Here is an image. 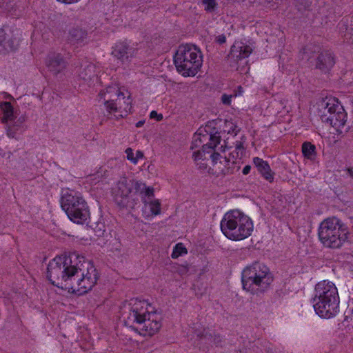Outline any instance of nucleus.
<instances>
[{
  "instance_id": "28",
  "label": "nucleus",
  "mask_w": 353,
  "mask_h": 353,
  "mask_svg": "<svg viewBox=\"0 0 353 353\" xmlns=\"http://www.w3.org/2000/svg\"><path fill=\"white\" fill-rule=\"evenodd\" d=\"M187 250L182 243H177L172 253V258L176 259L183 254H186Z\"/></svg>"
},
{
  "instance_id": "42",
  "label": "nucleus",
  "mask_w": 353,
  "mask_h": 353,
  "mask_svg": "<svg viewBox=\"0 0 353 353\" xmlns=\"http://www.w3.org/2000/svg\"><path fill=\"white\" fill-rule=\"evenodd\" d=\"M143 123H144V121H138V122L136 123V126H137V128H140V127H141V126L143 125Z\"/></svg>"
},
{
  "instance_id": "36",
  "label": "nucleus",
  "mask_w": 353,
  "mask_h": 353,
  "mask_svg": "<svg viewBox=\"0 0 353 353\" xmlns=\"http://www.w3.org/2000/svg\"><path fill=\"white\" fill-rule=\"evenodd\" d=\"M232 95L223 94L221 97V101L223 104L230 105L231 102Z\"/></svg>"
},
{
  "instance_id": "39",
  "label": "nucleus",
  "mask_w": 353,
  "mask_h": 353,
  "mask_svg": "<svg viewBox=\"0 0 353 353\" xmlns=\"http://www.w3.org/2000/svg\"><path fill=\"white\" fill-rule=\"evenodd\" d=\"M250 170H251V166H250V165H245V166L243 168V170H242V172H243V174L244 175H247L248 174H249V173H250Z\"/></svg>"
},
{
  "instance_id": "43",
  "label": "nucleus",
  "mask_w": 353,
  "mask_h": 353,
  "mask_svg": "<svg viewBox=\"0 0 353 353\" xmlns=\"http://www.w3.org/2000/svg\"><path fill=\"white\" fill-rule=\"evenodd\" d=\"M306 51H308V49H306ZM307 53H308V52H304L305 58H307L308 59V57H310L309 55H307ZM311 57H313V55Z\"/></svg>"
},
{
  "instance_id": "29",
  "label": "nucleus",
  "mask_w": 353,
  "mask_h": 353,
  "mask_svg": "<svg viewBox=\"0 0 353 353\" xmlns=\"http://www.w3.org/2000/svg\"><path fill=\"white\" fill-rule=\"evenodd\" d=\"M148 204L152 215L156 216L161 213V203L158 200L152 201Z\"/></svg>"
},
{
  "instance_id": "6",
  "label": "nucleus",
  "mask_w": 353,
  "mask_h": 353,
  "mask_svg": "<svg viewBox=\"0 0 353 353\" xmlns=\"http://www.w3.org/2000/svg\"><path fill=\"white\" fill-rule=\"evenodd\" d=\"M79 256L73 253L69 256H56L50 261L47 268V277L51 283L66 290L74 269L79 259Z\"/></svg>"
},
{
  "instance_id": "13",
  "label": "nucleus",
  "mask_w": 353,
  "mask_h": 353,
  "mask_svg": "<svg viewBox=\"0 0 353 353\" xmlns=\"http://www.w3.org/2000/svg\"><path fill=\"white\" fill-rule=\"evenodd\" d=\"M137 181L130 180L125 176L121 177L112 188V194L115 202L121 208H134L138 198L130 199L132 189L135 190Z\"/></svg>"
},
{
  "instance_id": "32",
  "label": "nucleus",
  "mask_w": 353,
  "mask_h": 353,
  "mask_svg": "<svg viewBox=\"0 0 353 353\" xmlns=\"http://www.w3.org/2000/svg\"><path fill=\"white\" fill-rule=\"evenodd\" d=\"M126 157L128 160L132 162L134 164L137 163V161L134 157L133 150L130 148H128L125 150Z\"/></svg>"
},
{
  "instance_id": "41",
  "label": "nucleus",
  "mask_w": 353,
  "mask_h": 353,
  "mask_svg": "<svg viewBox=\"0 0 353 353\" xmlns=\"http://www.w3.org/2000/svg\"><path fill=\"white\" fill-rule=\"evenodd\" d=\"M347 174H349V176H351L352 178H353V168H348L347 169Z\"/></svg>"
},
{
  "instance_id": "17",
  "label": "nucleus",
  "mask_w": 353,
  "mask_h": 353,
  "mask_svg": "<svg viewBox=\"0 0 353 353\" xmlns=\"http://www.w3.org/2000/svg\"><path fill=\"white\" fill-rule=\"evenodd\" d=\"M19 46V41L10 29H0V52L14 51Z\"/></svg>"
},
{
  "instance_id": "20",
  "label": "nucleus",
  "mask_w": 353,
  "mask_h": 353,
  "mask_svg": "<svg viewBox=\"0 0 353 353\" xmlns=\"http://www.w3.org/2000/svg\"><path fill=\"white\" fill-rule=\"evenodd\" d=\"M214 168L212 170H215L214 174L216 176H225L228 174H230L233 172V168H231L230 164H234V162H230L226 157L221 158L219 160H216V162L212 161Z\"/></svg>"
},
{
  "instance_id": "40",
  "label": "nucleus",
  "mask_w": 353,
  "mask_h": 353,
  "mask_svg": "<svg viewBox=\"0 0 353 353\" xmlns=\"http://www.w3.org/2000/svg\"><path fill=\"white\" fill-rule=\"evenodd\" d=\"M230 155L232 156V157L233 159H237V158H239V156H240V155H239V152H236V150H235V151H234V152H231V153H230Z\"/></svg>"
},
{
  "instance_id": "22",
  "label": "nucleus",
  "mask_w": 353,
  "mask_h": 353,
  "mask_svg": "<svg viewBox=\"0 0 353 353\" xmlns=\"http://www.w3.org/2000/svg\"><path fill=\"white\" fill-rule=\"evenodd\" d=\"M86 30L80 27H72L69 30L68 39L73 45H81L87 38Z\"/></svg>"
},
{
  "instance_id": "33",
  "label": "nucleus",
  "mask_w": 353,
  "mask_h": 353,
  "mask_svg": "<svg viewBox=\"0 0 353 353\" xmlns=\"http://www.w3.org/2000/svg\"><path fill=\"white\" fill-rule=\"evenodd\" d=\"M13 0H0V8L9 10L12 8V1Z\"/></svg>"
},
{
  "instance_id": "8",
  "label": "nucleus",
  "mask_w": 353,
  "mask_h": 353,
  "mask_svg": "<svg viewBox=\"0 0 353 353\" xmlns=\"http://www.w3.org/2000/svg\"><path fill=\"white\" fill-rule=\"evenodd\" d=\"M318 234L320 241L324 246L339 248L346 241L348 231L340 219L332 217L321 223Z\"/></svg>"
},
{
  "instance_id": "34",
  "label": "nucleus",
  "mask_w": 353,
  "mask_h": 353,
  "mask_svg": "<svg viewBox=\"0 0 353 353\" xmlns=\"http://www.w3.org/2000/svg\"><path fill=\"white\" fill-rule=\"evenodd\" d=\"M235 150L236 152H239V153H240V155L242 156L244 150V147L241 141H236L235 145Z\"/></svg>"
},
{
  "instance_id": "38",
  "label": "nucleus",
  "mask_w": 353,
  "mask_h": 353,
  "mask_svg": "<svg viewBox=\"0 0 353 353\" xmlns=\"http://www.w3.org/2000/svg\"><path fill=\"white\" fill-rule=\"evenodd\" d=\"M143 157V153L140 150H137L136 152V157H134V159L137 161V163L138 162L139 159H142Z\"/></svg>"
},
{
  "instance_id": "44",
  "label": "nucleus",
  "mask_w": 353,
  "mask_h": 353,
  "mask_svg": "<svg viewBox=\"0 0 353 353\" xmlns=\"http://www.w3.org/2000/svg\"><path fill=\"white\" fill-rule=\"evenodd\" d=\"M142 199H143V202H144L145 203H147L146 200H145L143 197L142 198Z\"/></svg>"
},
{
  "instance_id": "4",
  "label": "nucleus",
  "mask_w": 353,
  "mask_h": 353,
  "mask_svg": "<svg viewBox=\"0 0 353 353\" xmlns=\"http://www.w3.org/2000/svg\"><path fill=\"white\" fill-rule=\"evenodd\" d=\"M221 230L229 239L240 241L251 235L253 223L248 216L234 210L225 214L221 221Z\"/></svg>"
},
{
  "instance_id": "26",
  "label": "nucleus",
  "mask_w": 353,
  "mask_h": 353,
  "mask_svg": "<svg viewBox=\"0 0 353 353\" xmlns=\"http://www.w3.org/2000/svg\"><path fill=\"white\" fill-rule=\"evenodd\" d=\"M302 152L307 159H313L316 157V146L310 142H305L302 145Z\"/></svg>"
},
{
  "instance_id": "24",
  "label": "nucleus",
  "mask_w": 353,
  "mask_h": 353,
  "mask_svg": "<svg viewBox=\"0 0 353 353\" xmlns=\"http://www.w3.org/2000/svg\"><path fill=\"white\" fill-rule=\"evenodd\" d=\"M135 192L148 196V199L154 196V188L152 187H147L145 183L138 181L135 183Z\"/></svg>"
},
{
  "instance_id": "31",
  "label": "nucleus",
  "mask_w": 353,
  "mask_h": 353,
  "mask_svg": "<svg viewBox=\"0 0 353 353\" xmlns=\"http://www.w3.org/2000/svg\"><path fill=\"white\" fill-rule=\"evenodd\" d=\"M196 152H194L193 157H194V161L196 162V165H197L198 168L201 170H207L208 165L206 161L208 160H204L203 157H202V159H196Z\"/></svg>"
},
{
  "instance_id": "9",
  "label": "nucleus",
  "mask_w": 353,
  "mask_h": 353,
  "mask_svg": "<svg viewBox=\"0 0 353 353\" xmlns=\"http://www.w3.org/2000/svg\"><path fill=\"white\" fill-rule=\"evenodd\" d=\"M321 118L323 122L329 123L339 133L347 130L345 128L347 114L336 98L326 97L321 102Z\"/></svg>"
},
{
  "instance_id": "19",
  "label": "nucleus",
  "mask_w": 353,
  "mask_h": 353,
  "mask_svg": "<svg viewBox=\"0 0 353 353\" xmlns=\"http://www.w3.org/2000/svg\"><path fill=\"white\" fill-rule=\"evenodd\" d=\"M10 121L6 122V134L9 138L18 139L19 136L25 131L26 127L24 125L25 118L21 117L17 119L13 123H8Z\"/></svg>"
},
{
  "instance_id": "14",
  "label": "nucleus",
  "mask_w": 353,
  "mask_h": 353,
  "mask_svg": "<svg viewBox=\"0 0 353 353\" xmlns=\"http://www.w3.org/2000/svg\"><path fill=\"white\" fill-rule=\"evenodd\" d=\"M252 52V48L249 45L241 41L235 42L231 47L230 52L228 55L230 65L239 70L237 65L239 62L248 58Z\"/></svg>"
},
{
  "instance_id": "7",
  "label": "nucleus",
  "mask_w": 353,
  "mask_h": 353,
  "mask_svg": "<svg viewBox=\"0 0 353 353\" xmlns=\"http://www.w3.org/2000/svg\"><path fill=\"white\" fill-rule=\"evenodd\" d=\"M174 63L181 75L194 77L202 66V53L194 45H181L174 57Z\"/></svg>"
},
{
  "instance_id": "10",
  "label": "nucleus",
  "mask_w": 353,
  "mask_h": 353,
  "mask_svg": "<svg viewBox=\"0 0 353 353\" xmlns=\"http://www.w3.org/2000/svg\"><path fill=\"white\" fill-rule=\"evenodd\" d=\"M214 124V121L208 122L207 125L203 130L201 128L199 129V133L194 142L199 140L201 143L206 139H209V142L204 144L201 150L196 151V159H202L203 157L204 160H210L216 162L221 158V154L214 152V148L220 143L221 137L215 128L212 129V125Z\"/></svg>"
},
{
  "instance_id": "5",
  "label": "nucleus",
  "mask_w": 353,
  "mask_h": 353,
  "mask_svg": "<svg viewBox=\"0 0 353 353\" xmlns=\"http://www.w3.org/2000/svg\"><path fill=\"white\" fill-rule=\"evenodd\" d=\"M144 301L131 300L128 305V314L124 316L125 324L136 323L144 334L153 335L161 327V323L156 314H151L145 308Z\"/></svg>"
},
{
  "instance_id": "12",
  "label": "nucleus",
  "mask_w": 353,
  "mask_h": 353,
  "mask_svg": "<svg viewBox=\"0 0 353 353\" xmlns=\"http://www.w3.org/2000/svg\"><path fill=\"white\" fill-rule=\"evenodd\" d=\"M99 95L101 97H103L104 105L109 113L121 112L122 110L126 113L130 112L132 105L130 96L125 97L124 93L117 88L108 87L106 88L105 92H101Z\"/></svg>"
},
{
  "instance_id": "11",
  "label": "nucleus",
  "mask_w": 353,
  "mask_h": 353,
  "mask_svg": "<svg viewBox=\"0 0 353 353\" xmlns=\"http://www.w3.org/2000/svg\"><path fill=\"white\" fill-rule=\"evenodd\" d=\"M61 208L68 218L76 223H83L89 217L87 203L77 193L67 192L61 197Z\"/></svg>"
},
{
  "instance_id": "30",
  "label": "nucleus",
  "mask_w": 353,
  "mask_h": 353,
  "mask_svg": "<svg viewBox=\"0 0 353 353\" xmlns=\"http://www.w3.org/2000/svg\"><path fill=\"white\" fill-rule=\"evenodd\" d=\"M202 3L204 5L205 10L207 12H214L217 6L216 0H202Z\"/></svg>"
},
{
  "instance_id": "16",
  "label": "nucleus",
  "mask_w": 353,
  "mask_h": 353,
  "mask_svg": "<svg viewBox=\"0 0 353 353\" xmlns=\"http://www.w3.org/2000/svg\"><path fill=\"white\" fill-rule=\"evenodd\" d=\"M48 70L54 76L62 73L67 67V61L60 53L52 52L48 55L46 61Z\"/></svg>"
},
{
  "instance_id": "15",
  "label": "nucleus",
  "mask_w": 353,
  "mask_h": 353,
  "mask_svg": "<svg viewBox=\"0 0 353 353\" xmlns=\"http://www.w3.org/2000/svg\"><path fill=\"white\" fill-rule=\"evenodd\" d=\"M308 60L312 63L314 62L315 68L324 73L328 72L335 63L334 57L329 50L319 52L313 57H308Z\"/></svg>"
},
{
  "instance_id": "2",
  "label": "nucleus",
  "mask_w": 353,
  "mask_h": 353,
  "mask_svg": "<svg viewBox=\"0 0 353 353\" xmlns=\"http://www.w3.org/2000/svg\"><path fill=\"white\" fill-rule=\"evenodd\" d=\"M269 268L263 263L254 262L242 272L243 288L252 294H263L273 281Z\"/></svg>"
},
{
  "instance_id": "1",
  "label": "nucleus",
  "mask_w": 353,
  "mask_h": 353,
  "mask_svg": "<svg viewBox=\"0 0 353 353\" xmlns=\"http://www.w3.org/2000/svg\"><path fill=\"white\" fill-rule=\"evenodd\" d=\"M312 299L313 307L320 317L330 319L339 311V296L335 285L330 281L319 282L314 290Z\"/></svg>"
},
{
  "instance_id": "18",
  "label": "nucleus",
  "mask_w": 353,
  "mask_h": 353,
  "mask_svg": "<svg viewBox=\"0 0 353 353\" xmlns=\"http://www.w3.org/2000/svg\"><path fill=\"white\" fill-rule=\"evenodd\" d=\"M137 52V50L130 47L126 42L121 41L112 48V54L122 63L130 61Z\"/></svg>"
},
{
  "instance_id": "3",
  "label": "nucleus",
  "mask_w": 353,
  "mask_h": 353,
  "mask_svg": "<svg viewBox=\"0 0 353 353\" xmlns=\"http://www.w3.org/2000/svg\"><path fill=\"white\" fill-rule=\"evenodd\" d=\"M74 272L71 276L66 290L68 292L82 295L90 290L97 283L99 279L97 269L90 261L80 256L75 263Z\"/></svg>"
},
{
  "instance_id": "37",
  "label": "nucleus",
  "mask_w": 353,
  "mask_h": 353,
  "mask_svg": "<svg viewBox=\"0 0 353 353\" xmlns=\"http://www.w3.org/2000/svg\"><path fill=\"white\" fill-rule=\"evenodd\" d=\"M150 117L157 118V121H161L163 119L162 114H158L157 112L154 110L151 112Z\"/></svg>"
},
{
  "instance_id": "23",
  "label": "nucleus",
  "mask_w": 353,
  "mask_h": 353,
  "mask_svg": "<svg viewBox=\"0 0 353 353\" xmlns=\"http://www.w3.org/2000/svg\"><path fill=\"white\" fill-rule=\"evenodd\" d=\"M0 110L3 114L2 122H8L12 121L14 119L13 107L10 102L3 101L0 102Z\"/></svg>"
},
{
  "instance_id": "35",
  "label": "nucleus",
  "mask_w": 353,
  "mask_h": 353,
  "mask_svg": "<svg viewBox=\"0 0 353 353\" xmlns=\"http://www.w3.org/2000/svg\"><path fill=\"white\" fill-rule=\"evenodd\" d=\"M215 41L220 45L223 44L226 42V37L223 34L218 35L217 37H216Z\"/></svg>"
},
{
  "instance_id": "21",
  "label": "nucleus",
  "mask_w": 353,
  "mask_h": 353,
  "mask_svg": "<svg viewBox=\"0 0 353 353\" xmlns=\"http://www.w3.org/2000/svg\"><path fill=\"white\" fill-rule=\"evenodd\" d=\"M253 163L257 168L259 172L264 177L265 179L270 182L274 180V172H272L268 163L259 157H254Z\"/></svg>"
},
{
  "instance_id": "27",
  "label": "nucleus",
  "mask_w": 353,
  "mask_h": 353,
  "mask_svg": "<svg viewBox=\"0 0 353 353\" xmlns=\"http://www.w3.org/2000/svg\"><path fill=\"white\" fill-rule=\"evenodd\" d=\"M293 3L297 11L303 14L310 10L312 2L310 0H294Z\"/></svg>"
},
{
  "instance_id": "25",
  "label": "nucleus",
  "mask_w": 353,
  "mask_h": 353,
  "mask_svg": "<svg viewBox=\"0 0 353 353\" xmlns=\"http://www.w3.org/2000/svg\"><path fill=\"white\" fill-rule=\"evenodd\" d=\"M94 66L92 64H87L79 72V77L85 81H90L95 77Z\"/></svg>"
}]
</instances>
